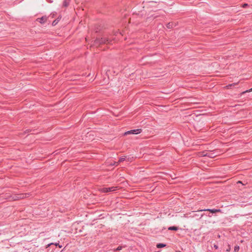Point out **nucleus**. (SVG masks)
Wrapping results in <instances>:
<instances>
[{
    "instance_id": "16",
    "label": "nucleus",
    "mask_w": 252,
    "mask_h": 252,
    "mask_svg": "<svg viewBox=\"0 0 252 252\" xmlns=\"http://www.w3.org/2000/svg\"><path fill=\"white\" fill-rule=\"evenodd\" d=\"M235 85H236V84H229V85H227L226 87L227 88H230L231 86H234Z\"/></svg>"
},
{
    "instance_id": "14",
    "label": "nucleus",
    "mask_w": 252,
    "mask_h": 252,
    "mask_svg": "<svg viewBox=\"0 0 252 252\" xmlns=\"http://www.w3.org/2000/svg\"><path fill=\"white\" fill-rule=\"evenodd\" d=\"M240 249V247L238 246H236L234 247V252H238Z\"/></svg>"
},
{
    "instance_id": "9",
    "label": "nucleus",
    "mask_w": 252,
    "mask_h": 252,
    "mask_svg": "<svg viewBox=\"0 0 252 252\" xmlns=\"http://www.w3.org/2000/svg\"><path fill=\"white\" fill-rule=\"evenodd\" d=\"M179 229L178 227L173 226H170L168 228V230H174V231H177Z\"/></svg>"
},
{
    "instance_id": "2",
    "label": "nucleus",
    "mask_w": 252,
    "mask_h": 252,
    "mask_svg": "<svg viewBox=\"0 0 252 252\" xmlns=\"http://www.w3.org/2000/svg\"><path fill=\"white\" fill-rule=\"evenodd\" d=\"M201 156L214 158L217 156V153L215 151H203Z\"/></svg>"
},
{
    "instance_id": "17",
    "label": "nucleus",
    "mask_w": 252,
    "mask_h": 252,
    "mask_svg": "<svg viewBox=\"0 0 252 252\" xmlns=\"http://www.w3.org/2000/svg\"><path fill=\"white\" fill-rule=\"evenodd\" d=\"M122 249V246H119L116 249L114 250V251H120Z\"/></svg>"
},
{
    "instance_id": "11",
    "label": "nucleus",
    "mask_w": 252,
    "mask_h": 252,
    "mask_svg": "<svg viewBox=\"0 0 252 252\" xmlns=\"http://www.w3.org/2000/svg\"><path fill=\"white\" fill-rule=\"evenodd\" d=\"M70 2V0H64L63 2V5L64 7H67Z\"/></svg>"
},
{
    "instance_id": "1",
    "label": "nucleus",
    "mask_w": 252,
    "mask_h": 252,
    "mask_svg": "<svg viewBox=\"0 0 252 252\" xmlns=\"http://www.w3.org/2000/svg\"><path fill=\"white\" fill-rule=\"evenodd\" d=\"M30 193H20V194H15L11 196L12 199L14 200H17L20 199H23L25 198H26L27 197L30 196Z\"/></svg>"
},
{
    "instance_id": "20",
    "label": "nucleus",
    "mask_w": 252,
    "mask_h": 252,
    "mask_svg": "<svg viewBox=\"0 0 252 252\" xmlns=\"http://www.w3.org/2000/svg\"><path fill=\"white\" fill-rule=\"evenodd\" d=\"M247 5V4L245 3L243 5V7H245Z\"/></svg>"
},
{
    "instance_id": "8",
    "label": "nucleus",
    "mask_w": 252,
    "mask_h": 252,
    "mask_svg": "<svg viewBox=\"0 0 252 252\" xmlns=\"http://www.w3.org/2000/svg\"><path fill=\"white\" fill-rule=\"evenodd\" d=\"M52 245H54L56 246H58L60 248H61L63 247V246L60 245L59 243L56 242V243H51L50 244H48L46 246V248H48L49 247H50V246H51Z\"/></svg>"
},
{
    "instance_id": "10",
    "label": "nucleus",
    "mask_w": 252,
    "mask_h": 252,
    "mask_svg": "<svg viewBox=\"0 0 252 252\" xmlns=\"http://www.w3.org/2000/svg\"><path fill=\"white\" fill-rule=\"evenodd\" d=\"M166 246V244H163V243H159V244H158L157 245V247L158 248H164L165 247V246Z\"/></svg>"
},
{
    "instance_id": "22",
    "label": "nucleus",
    "mask_w": 252,
    "mask_h": 252,
    "mask_svg": "<svg viewBox=\"0 0 252 252\" xmlns=\"http://www.w3.org/2000/svg\"><path fill=\"white\" fill-rule=\"evenodd\" d=\"M251 222H252V218H251Z\"/></svg>"
},
{
    "instance_id": "21",
    "label": "nucleus",
    "mask_w": 252,
    "mask_h": 252,
    "mask_svg": "<svg viewBox=\"0 0 252 252\" xmlns=\"http://www.w3.org/2000/svg\"><path fill=\"white\" fill-rule=\"evenodd\" d=\"M230 248L227 249V251H229L230 250Z\"/></svg>"
},
{
    "instance_id": "3",
    "label": "nucleus",
    "mask_w": 252,
    "mask_h": 252,
    "mask_svg": "<svg viewBox=\"0 0 252 252\" xmlns=\"http://www.w3.org/2000/svg\"><path fill=\"white\" fill-rule=\"evenodd\" d=\"M110 40L106 37H101L100 38H96L94 43L95 44H105L107 43H110Z\"/></svg>"
},
{
    "instance_id": "7",
    "label": "nucleus",
    "mask_w": 252,
    "mask_h": 252,
    "mask_svg": "<svg viewBox=\"0 0 252 252\" xmlns=\"http://www.w3.org/2000/svg\"><path fill=\"white\" fill-rule=\"evenodd\" d=\"M41 24H44V23H45V22L47 20V18L46 17H42L41 18H38L37 20Z\"/></svg>"
},
{
    "instance_id": "13",
    "label": "nucleus",
    "mask_w": 252,
    "mask_h": 252,
    "mask_svg": "<svg viewBox=\"0 0 252 252\" xmlns=\"http://www.w3.org/2000/svg\"><path fill=\"white\" fill-rule=\"evenodd\" d=\"M125 159H126V157L125 156L121 157L119 158V162H122V161H124L125 160Z\"/></svg>"
},
{
    "instance_id": "4",
    "label": "nucleus",
    "mask_w": 252,
    "mask_h": 252,
    "mask_svg": "<svg viewBox=\"0 0 252 252\" xmlns=\"http://www.w3.org/2000/svg\"><path fill=\"white\" fill-rule=\"evenodd\" d=\"M117 187H111L108 188H103L101 189V191L104 193H107L108 192H112L117 190Z\"/></svg>"
},
{
    "instance_id": "18",
    "label": "nucleus",
    "mask_w": 252,
    "mask_h": 252,
    "mask_svg": "<svg viewBox=\"0 0 252 252\" xmlns=\"http://www.w3.org/2000/svg\"><path fill=\"white\" fill-rule=\"evenodd\" d=\"M252 92V88L251 89H249V90H247L246 91V92ZM244 93H245V92Z\"/></svg>"
},
{
    "instance_id": "15",
    "label": "nucleus",
    "mask_w": 252,
    "mask_h": 252,
    "mask_svg": "<svg viewBox=\"0 0 252 252\" xmlns=\"http://www.w3.org/2000/svg\"><path fill=\"white\" fill-rule=\"evenodd\" d=\"M58 20H57V19L54 20L53 23H52V25L53 26H55L56 25H57V24L58 23Z\"/></svg>"
},
{
    "instance_id": "19",
    "label": "nucleus",
    "mask_w": 252,
    "mask_h": 252,
    "mask_svg": "<svg viewBox=\"0 0 252 252\" xmlns=\"http://www.w3.org/2000/svg\"><path fill=\"white\" fill-rule=\"evenodd\" d=\"M214 247L215 248V249H218V246L217 245H214Z\"/></svg>"
},
{
    "instance_id": "5",
    "label": "nucleus",
    "mask_w": 252,
    "mask_h": 252,
    "mask_svg": "<svg viewBox=\"0 0 252 252\" xmlns=\"http://www.w3.org/2000/svg\"><path fill=\"white\" fill-rule=\"evenodd\" d=\"M142 132V129L140 128L135 129L127 131L125 133V135L132 134H139Z\"/></svg>"
},
{
    "instance_id": "6",
    "label": "nucleus",
    "mask_w": 252,
    "mask_h": 252,
    "mask_svg": "<svg viewBox=\"0 0 252 252\" xmlns=\"http://www.w3.org/2000/svg\"><path fill=\"white\" fill-rule=\"evenodd\" d=\"M199 211H209L212 213H216L218 212H221V210L220 209H202L200 210Z\"/></svg>"
},
{
    "instance_id": "12",
    "label": "nucleus",
    "mask_w": 252,
    "mask_h": 252,
    "mask_svg": "<svg viewBox=\"0 0 252 252\" xmlns=\"http://www.w3.org/2000/svg\"><path fill=\"white\" fill-rule=\"evenodd\" d=\"M174 26L175 25H174V23L172 22H170V23H168L166 25L167 28L168 29L172 28L173 27V26Z\"/></svg>"
}]
</instances>
